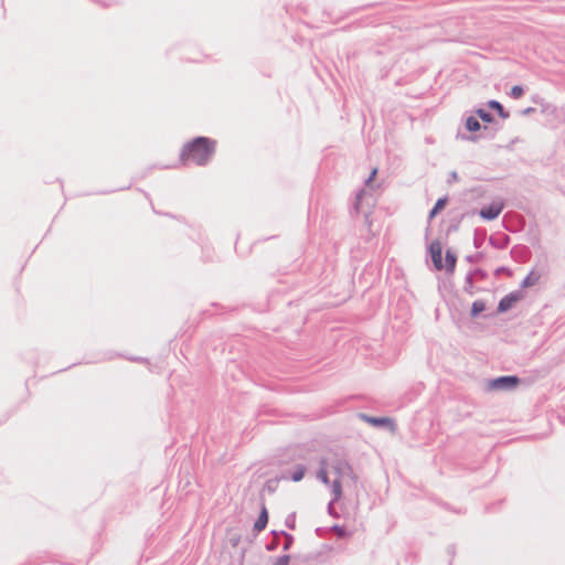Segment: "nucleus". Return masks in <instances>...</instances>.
Instances as JSON below:
<instances>
[{
    "mask_svg": "<svg viewBox=\"0 0 565 565\" xmlns=\"http://www.w3.org/2000/svg\"><path fill=\"white\" fill-rule=\"evenodd\" d=\"M214 152V141L205 137H199L188 143L180 156L183 164L194 162L199 166L205 164Z\"/></svg>",
    "mask_w": 565,
    "mask_h": 565,
    "instance_id": "obj_1",
    "label": "nucleus"
},
{
    "mask_svg": "<svg viewBox=\"0 0 565 565\" xmlns=\"http://www.w3.org/2000/svg\"><path fill=\"white\" fill-rule=\"evenodd\" d=\"M465 128L470 134H457V138L466 141L477 142L482 137H488L490 139L494 138L497 131L500 127H481L480 121L473 115H470L465 118Z\"/></svg>",
    "mask_w": 565,
    "mask_h": 565,
    "instance_id": "obj_2",
    "label": "nucleus"
},
{
    "mask_svg": "<svg viewBox=\"0 0 565 565\" xmlns=\"http://www.w3.org/2000/svg\"><path fill=\"white\" fill-rule=\"evenodd\" d=\"M327 460L329 467H331L337 478H349L353 483L358 482L359 478L353 471V468L348 459V456L343 451L332 452Z\"/></svg>",
    "mask_w": 565,
    "mask_h": 565,
    "instance_id": "obj_3",
    "label": "nucleus"
},
{
    "mask_svg": "<svg viewBox=\"0 0 565 565\" xmlns=\"http://www.w3.org/2000/svg\"><path fill=\"white\" fill-rule=\"evenodd\" d=\"M521 383L518 375H500L489 379L486 384V390L489 392H509L513 391Z\"/></svg>",
    "mask_w": 565,
    "mask_h": 565,
    "instance_id": "obj_4",
    "label": "nucleus"
},
{
    "mask_svg": "<svg viewBox=\"0 0 565 565\" xmlns=\"http://www.w3.org/2000/svg\"><path fill=\"white\" fill-rule=\"evenodd\" d=\"M502 202H491L490 204L481 207L480 210H472L469 214L475 215L478 214L483 221L491 222L499 217L503 210Z\"/></svg>",
    "mask_w": 565,
    "mask_h": 565,
    "instance_id": "obj_5",
    "label": "nucleus"
},
{
    "mask_svg": "<svg viewBox=\"0 0 565 565\" xmlns=\"http://www.w3.org/2000/svg\"><path fill=\"white\" fill-rule=\"evenodd\" d=\"M524 298V292L521 289L513 290L501 298L498 302L495 313L503 315L508 312L518 301Z\"/></svg>",
    "mask_w": 565,
    "mask_h": 565,
    "instance_id": "obj_6",
    "label": "nucleus"
},
{
    "mask_svg": "<svg viewBox=\"0 0 565 565\" xmlns=\"http://www.w3.org/2000/svg\"><path fill=\"white\" fill-rule=\"evenodd\" d=\"M322 553H309L306 555L291 556L285 554V565H319Z\"/></svg>",
    "mask_w": 565,
    "mask_h": 565,
    "instance_id": "obj_7",
    "label": "nucleus"
},
{
    "mask_svg": "<svg viewBox=\"0 0 565 565\" xmlns=\"http://www.w3.org/2000/svg\"><path fill=\"white\" fill-rule=\"evenodd\" d=\"M427 256L430 257L435 270L440 271L444 269L443 246L439 239H434L427 246Z\"/></svg>",
    "mask_w": 565,
    "mask_h": 565,
    "instance_id": "obj_8",
    "label": "nucleus"
},
{
    "mask_svg": "<svg viewBox=\"0 0 565 565\" xmlns=\"http://www.w3.org/2000/svg\"><path fill=\"white\" fill-rule=\"evenodd\" d=\"M358 417L361 420L370 424L373 427H377V428H386V427L394 428L395 427L394 419L391 417H387V416H371L365 413H359Z\"/></svg>",
    "mask_w": 565,
    "mask_h": 565,
    "instance_id": "obj_9",
    "label": "nucleus"
},
{
    "mask_svg": "<svg viewBox=\"0 0 565 565\" xmlns=\"http://www.w3.org/2000/svg\"><path fill=\"white\" fill-rule=\"evenodd\" d=\"M365 194H366V192L364 189H360L356 191L354 203H353L352 207L350 209V215L356 216L360 213H362L364 215L365 222L371 223V221H370L371 211L370 210L365 211L362 206V199Z\"/></svg>",
    "mask_w": 565,
    "mask_h": 565,
    "instance_id": "obj_10",
    "label": "nucleus"
},
{
    "mask_svg": "<svg viewBox=\"0 0 565 565\" xmlns=\"http://www.w3.org/2000/svg\"><path fill=\"white\" fill-rule=\"evenodd\" d=\"M457 254L454 249L447 248L445 252V262H444V269L447 274L452 275L456 270L457 265Z\"/></svg>",
    "mask_w": 565,
    "mask_h": 565,
    "instance_id": "obj_11",
    "label": "nucleus"
},
{
    "mask_svg": "<svg viewBox=\"0 0 565 565\" xmlns=\"http://www.w3.org/2000/svg\"><path fill=\"white\" fill-rule=\"evenodd\" d=\"M306 471V465L298 463L295 466L294 470H285V480L290 479L294 482H299L303 479Z\"/></svg>",
    "mask_w": 565,
    "mask_h": 565,
    "instance_id": "obj_12",
    "label": "nucleus"
},
{
    "mask_svg": "<svg viewBox=\"0 0 565 565\" xmlns=\"http://www.w3.org/2000/svg\"><path fill=\"white\" fill-rule=\"evenodd\" d=\"M472 114H475L479 119H481L484 124L497 125V120L494 115L484 106L476 107L472 109Z\"/></svg>",
    "mask_w": 565,
    "mask_h": 565,
    "instance_id": "obj_13",
    "label": "nucleus"
},
{
    "mask_svg": "<svg viewBox=\"0 0 565 565\" xmlns=\"http://www.w3.org/2000/svg\"><path fill=\"white\" fill-rule=\"evenodd\" d=\"M511 242V237L508 234L499 233L498 236L491 235L489 237V244L497 249H505Z\"/></svg>",
    "mask_w": 565,
    "mask_h": 565,
    "instance_id": "obj_14",
    "label": "nucleus"
},
{
    "mask_svg": "<svg viewBox=\"0 0 565 565\" xmlns=\"http://www.w3.org/2000/svg\"><path fill=\"white\" fill-rule=\"evenodd\" d=\"M484 106L490 110L497 113V115L501 119H508L510 117V113L504 108V106L497 99H489Z\"/></svg>",
    "mask_w": 565,
    "mask_h": 565,
    "instance_id": "obj_15",
    "label": "nucleus"
},
{
    "mask_svg": "<svg viewBox=\"0 0 565 565\" xmlns=\"http://www.w3.org/2000/svg\"><path fill=\"white\" fill-rule=\"evenodd\" d=\"M541 113L546 116L550 122L556 121L558 119V108L552 103H542Z\"/></svg>",
    "mask_w": 565,
    "mask_h": 565,
    "instance_id": "obj_16",
    "label": "nucleus"
},
{
    "mask_svg": "<svg viewBox=\"0 0 565 565\" xmlns=\"http://www.w3.org/2000/svg\"><path fill=\"white\" fill-rule=\"evenodd\" d=\"M328 460L324 457H321L319 460V469L316 473L318 480H320L323 484L329 486L331 483L328 476Z\"/></svg>",
    "mask_w": 565,
    "mask_h": 565,
    "instance_id": "obj_17",
    "label": "nucleus"
},
{
    "mask_svg": "<svg viewBox=\"0 0 565 565\" xmlns=\"http://www.w3.org/2000/svg\"><path fill=\"white\" fill-rule=\"evenodd\" d=\"M342 480L335 478L329 486L331 488L332 498L329 502V507L333 505V503L338 502L342 498Z\"/></svg>",
    "mask_w": 565,
    "mask_h": 565,
    "instance_id": "obj_18",
    "label": "nucleus"
},
{
    "mask_svg": "<svg viewBox=\"0 0 565 565\" xmlns=\"http://www.w3.org/2000/svg\"><path fill=\"white\" fill-rule=\"evenodd\" d=\"M541 278V274L536 271L535 269H532L529 271V274L522 279L520 284V289L523 291V289L533 287L537 284V281Z\"/></svg>",
    "mask_w": 565,
    "mask_h": 565,
    "instance_id": "obj_19",
    "label": "nucleus"
},
{
    "mask_svg": "<svg viewBox=\"0 0 565 565\" xmlns=\"http://www.w3.org/2000/svg\"><path fill=\"white\" fill-rule=\"evenodd\" d=\"M448 196L444 195L435 202L434 206L430 209L428 213V222H430L437 214H439L448 203Z\"/></svg>",
    "mask_w": 565,
    "mask_h": 565,
    "instance_id": "obj_20",
    "label": "nucleus"
},
{
    "mask_svg": "<svg viewBox=\"0 0 565 565\" xmlns=\"http://www.w3.org/2000/svg\"><path fill=\"white\" fill-rule=\"evenodd\" d=\"M462 290L468 296H473L477 291H479V289L475 286V277L472 276V273H467Z\"/></svg>",
    "mask_w": 565,
    "mask_h": 565,
    "instance_id": "obj_21",
    "label": "nucleus"
},
{
    "mask_svg": "<svg viewBox=\"0 0 565 565\" xmlns=\"http://www.w3.org/2000/svg\"><path fill=\"white\" fill-rule=\"evenodd\" d=\"M487 309L486 301L482 299L475 300L471 305L469 316L471 319L478 318Z\"/></svg>",
    "mask_w": 565,
    "mask_h": 565,
    "instance_id": "obj_22",
    "label": "nucleus"
},
{
    "mask_svg": "<svg viewBox=\"0 0 565 565\" xmlns=\"http://www.w3.org/2000/svg\"><path fill=\"white\" fill-rule=\"evenodd\" d=\"M466 215H469V213H462V214H459V215L452 217L449 222L447 230H446V234L449 235L451 233L457 232Z\"/></svg>",
    "mask_w": 565,
    "mask_h": 565,
    "instance_id": "obj_23",
    "label": "nucleus"
},
{
    "mask_svg": "<svg viewBox=\"0 0 565 565\" xmlns=\"http://www.w3.org/2000/svg\"><path fill=\"white\" fill-rule=\"evenodd\" d=\"M487 238V230L483 227H477L473 232V246L480 248Z\"/></svg>",
    "mask_w": 565,
    "mask_h": 565,
    "instance_id": "obj_24",
    "label": "nucleus"
},
{
    "mask_svg": "<svg viewBox=\"0 0 565 565\" xmlns=\"http://www.w3.org/2000/svg\"><path fill=\"white\" fill-rule=\"evenodd\" d=\"M267 522H268V514H267L266 509L263 508L258 519L256 520V522L254 524L255 531L260 532L262 530H264L267 525Z\"/></svg>",
    "mask_w": 565,
    "mask_h": 565,
    "instance_id": "obj_25",
    "label": "nucleus"
},
{
    "mask_svg": "<svg viewBox=\"0 0 565 565\" xmlns=\"http://www.w3.org/2000/svg\"><path fill=\"white\" fill-rule=\"evenodd\" d=\"M329 531L337 532V536L339 539H344L351 535V532L345 526H341L339 524H333L329 527Z\"/></svg>",
    "mask_w": 565,
    "mask_h": 565,
    "instance_id": "obj_26",
    "label": "nucleus"
},
{
    "mask_svg": "<svg viewBox=\"0 0 565 565\" xmlns=\"http://www.w3.org/2000/svg\"><path fill=\"white\" fill-rule=\"evenodd\" d=\"M486 255L483 252H477L475 254L467 255L465 257L466 262L471 264H478L484 259Z\"/></svg>",
    "mask_w": 565,
    "mask_h": 565,
    "instance_id": "obj_27",
    "label": "nucleus"
},
{
    "mask_svg": "<svg viewBox=\"0 0 565 565\" xmlns=\"http://www.w3.org/2000/svg\"><path fill=\"white\" fill-rule=\"evenodd\" d=\"M524 86L523 85H514L511 87L510 96L514 99H519L524 95Z\"/></svg>",
    "mask_w": 565,
    "mask_h": 565,
    "instance_id": "obj_28",
    "label": "nucleus"
},
{
    "mask_svg": "<svg viewBox=\"0 0 565 565\" xmlns=\"http://www.w3.org/2000/svg\"><path fill=\"white\" fill-rule=\"evenodd\" d=\"M469 273H472V276L479 280H486L488 278V273L481 267L470 269Z\"/></svg>",
    "mask_w": 565,
    "mask_h": 565,
    "instance_id": "obj_29",
    "label": "nucleus"
},
{
    "mask_svg": "<svg viewBox=\"0 0 565 565\" xmlns=\"http://www.w3.org/2000/svg\"><path fill=\"white\" fill-rule=\"evenodd\" d=\"M295 523H296V513L292 512V513L288 514L287 518L285 519V526L290 530H294Z\"/></svg>",
    "mask_w": 565,
    "mask_h": 565,
    "instance_id": "obj_30",
    "label": "nucleus"
},
{
    "mask_svg": "<svg viewBox=\"0 0 565 565\" xmlns=\"http://www.w3.org/2000/svg\"><path fill=\"white\" fill-rule=\"evenodd\" d=\"M494 276H499L501 274H505L508 275L509 277L513 275V271L511 268H509L508 266H500L498 267L495 270H494Z\"/></svg>",
    "mask_w": 565,
    "mask_h": 565,
    "instance_id": "obj_31",
    "label": "nucleus"
},
{
    "mask_svg": "<svg viewBox=\"0 0 565 565\" xmlns=\"http://www.w3.org/2000/svg\"><path fill=\"white\" fill-rule=\"evenodd\" d=\"M294 543V536L285 531V552L288 551Z\"/></svg>",
    "mask_w": 565,
    "mask_h": 565,
    "instance_id": "obj_32",
    "label": "nucleus"
},
{
    "mask_svg": "<svg viewBox=\"0 0 565 565\" xmlns=\"http://www.w3.org/2000/svg\"><path fill=\"white\" fill-rule=\"evenodd\" d=\"M459 180V175L457 171H451L448 174L447 183L451 184L452 182H457Z\"/></svg>",
    "mask_w": 565,
    "mask_h": 565,
    "instance_id": "obj_33",
    "label": "nucleus"
},
{
    "mask_svg": "<svg viewBox=\"0 0 565 565\" xmlns=\"http://www.w3.org/2000/svg\"><path fill=\"white\" fill-rule=\"evenodd\" d=\"M446 552L450 558H454L456 555V546L454 544L448 545ZM451 562L452 559H450L449 565H451Z\"/></svg>",
    "mask_w": 565,
    "mask_h": 565,
    "instance_id": "obj_34",
    "label": "nucleus"
},
{
    "mask_svg": "<svg viewBox=\"0 0 565 565\" xmlns=\"http://www.w3.org/2000/svg\"><path fill=\"white\" fill-rule=\"evenodd\" d=\"M532 102L540 105V107L542 106V103H545L546 100L541 97L540 95L535 94L532 96Z\"/></svg>",
    "mask_w": 565,
    "mask_h": 565,
    "instance_id": "obj_35",
    "label": "nucleus"
},
{
    "mask_svg": "<svg viewBox=\"0 0 565 565\" xmlns=\"http://www.w3.org/2000/svg\"><path fill=\"white\" fill-rule=\"evenodd\" d=\"M376 173H377V169L376 168L371 171L370 175L365 180V184L366 185H369L374 180Z\"/></svg>",
    "mask_w": 565,
    "mask_h": 565,
    "instance_id": "obj_36",
    "label": "nucleus"
},
{
    "mask_svg": "<svg viewBox=\"0 0 565 565\" xmlns=\"http://www.w3.org/2000/svg\"><path fill=\"white\" fill-rule=\"evenodd\" d=\"M535 111H536V108H534V107H527V108H525V109L521 110V115H523V116H527V115H531V114H533V113H535Z\"/></svg>",
    "mask_w": 565,
    "mask_h": 565,
    "instance_id": "obj_37",
    "label": "nucleus"
},
{
    "mask_svg": "<svg viewBox=\"0 0 565 565\" xmlns=\"http://www.w3.org/2000/svg\"><path fill=\"white\" fill-rule=\"evenodd\" d=\"M381 3H369V4H365V6H362L360 8L356 9V11H361V10H365V9H369V8H373V7H376V6H380Z\"/></svg>",
    "mask_w": 565,
    "mask_h": 565,
    "instance_id": "obj_38",
    "label": "nucleus"
},
{
    "mask_svg": "<svg viewBox=\"0 0 565 565\" xmlns=\"http://www.w3.org/2000/svg\"><path fill=\"white\" fill-rule=\"evenodd\" d=\"M329 531V527H317L316 529V534L318 536H322L324 532Z\"/></svg>",
    "mask_w": 565,
    "mask_h": 565,
    "instance_id": "obj_39",
    "label": "nucleus"
},
{
    "mask_svg": "<svg viewBox=\"0 0 565 565\" xmlns=\"http://www.w3.org/2000/svg\"><path fill=\"white\" fill-rule=\"evenodd\" d=\"M328 513L333 518H339V514L333 511L332 505H330V508L328 507Z\"/></svg>",
    "mask_w": 565,
    "mask_h": 565,
    "instance_id": "obj_40",
    "label": "nucleus"
},
{
    "mask_svg": "<svg viewBox=\"0 0 565 565\" xmlns=\"http://www.w3.org/2000/svg\"><path fill=\"white\" fill-rule=\"evenodd\" d=\"M443 507L447 510H451L448 503H444Z\"/></svg>",
    "mask_w": 565,
    "mask_h": 565,
    "instance_id": "obj_41",
    "label": "nucleus"
},
{
    "mask_svg": "<svg viewBox=\"0 0 565 565\" xmlns=\"http://www.w3.org/2000/svg\"><path fill=\"white\" fill-rule=\"evenodd\" d=\"M428 232H429V226H428V227H426V235H425V238H426V239H427V237H428Z\"/></svg>",
    "mask_w": 565,
    "mask_h": 565,
    "instance_id": "obj_42",
    "label": "nucleus"
}]
</instances>
